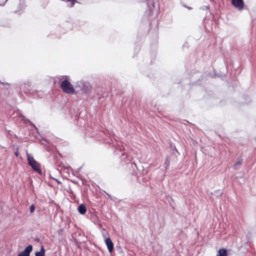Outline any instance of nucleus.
<instances>
[{
	"instance_id": "obj_1",
	"label": "nucleus",
	"mask_w": 256,
	"mask_h": 256,
	"mask_svg": "<svg viewBox=\"0 0 256 256\" xmlns=\"http://www.w3.org/2000/svg\"><path fill=\"white\" fill-rule=\"evenodd\" d=\"M61 82L60 87L62 91L67 94H74L76 93L75 86L70 82V78L68 76H60L57 77Z\"/></svg>"
},
{
	"instance_id": "obj_2",
	"label": "nucleus",
	"mask_w": 256,
	"mask_h": 256,
	"mask_svg": "<svg viewBox=\"0 0 256 256\" xmlns=\"http://www.w3.org/2000/svg\"><path fill=\"white\" fill-rule=\"evenodd\" d=\"M91 88L90 84L85 80H78L75 84L76 93L81 92L88 94L90 92Z\"/></svg>"
},
{
	"instance_id": "obj_3",
	"label": "nucleus",
	"mask_w": 256,
	"mask_h": 256,
	"mask_svg": "<svg viewBox=\"0 0 256 256\" xmlns=\"http://www.w3.org/2000/svg\"><path fill=\"white\" fill-rule=\"evenodd\" d=\"M28 156V164L32 168V169L36 172H38L39 174L41 173L40 170V164L36 162L32 156H30L28 154H27Z\"/></svg>"
},
{
	"instance_id": "obj_4",
	"label": "nucleus",
	"mask_w": 256,
	"mask_h": 256,
	"mask_svg": "<svg viewBox=\"0 0 256 256\" xmlns=\"http://www.w3.org/2000/svg\"><path fill=\"white\" fill-rule=\"evenodd\" d=\"M32 84L30 82L27 80L23 82L20 86V90L24 92H26L29 91L31 89Z\"/></svg>"
},
{
	"instance_id": "obj_5",
	"label": "nucleus",
	"mask_w": 256,
	"mask_h": 256,
	"mask_svg": "<svg viewBox=\"0 0 256 256\" xmlns=\"http://www.w3.org/2000/svg\"><path fill=\"white\" fill-rule=\"evenodd\" d=\"M103 236L105 238V243L106 244L107 246L108 250L109 252H111L113 249H114V244L111 240V239L110 238L109 236L107 237L106 234H103Z\"/></svg>"
},
{
	"instance_id": "obj_6",
	"label": "nucleus",
	"mask_w": 256,
	"mask_h": 256,
	"mask_svg": "<svg viewBox=\"0 0 256 256\" xmlns=\"http://www.w3.org/2000/svg\"><path fill=\"white\" fill-rule=\"evenodd\" d=\"M232 5L238 10H242L244 7L243 0H232Z\"/></svg>"
},
{
	"instance_id": "obj_7",
	"label": "nucleus",
	"mask_w": 256,
	"mask_h": 256,
	"mask_svg": "<svg viewBox=\"0 0 256 256\" xmlns=\"http://www.w3.org/2000/svg\"><path fill=\"white\" fill-rule=\"evenodd\" d=\"M32 250V246L28 245L25 249L20 252L17 256H30V252Z\"/></svg>"
},
{
	"instance_id": "obj_8",
	"label": "nucleus",
	"mask_w": 256,
	"mask_h": 256,
	"mask_svg": "<svg viewBox=\"0 0 256 256\" xmlns=\"http://www.w3.org/2000/svg\"><path fill=\"white\" fill-rule=\"evenodd\" d=\"M78 212L80 214H83L86 213V208L84 204H81L79 206L78 208Z\"/></svg>"
},
{
	"instance_id": "obj_9",
	"label": "nucleus",
	"mask_w": 256,
	"mask_h": 256,
	"mask_svg": "<svg viewBox=\"0 0 256 256\" xmlns=\"http://www.w3.org/2000/svg\"><path fill=\"white\" fill-rule=\"evenodd\" d=\"M242 159L241 158H238L236 161V162L234 168L235 169H237L242 164Z\"/></svg>"
},
{
	"instance_id": "obj_10",
	"label": "nucleus",
	"mask_w": 256,
	"mask_h": 256,
	"mask_svg": "<svg viewBox=\"0 0 256 256\" xmlns=\"http://www.w3.org/2000/svg\"><path fill=\"white\" fill-rule=\"evenodd\" d=\"M227 256V252L226 250L225 249H220L218 250V254L216 256Z\"/></svg>"
},
{
	"instance_id": "obj_11",
	"label": "nucleus",
	"mask_w": 256,
	"mask_h": 256,
	"mask_svg": "<svg viewBox=\"0 0 256 256\" xmlns=\"http://www.w3.org/2000/svg\"><path fill=\"white\" fill-rule=\"evenodd\" d=\"M45 250L44 248L42 246L40 250L36 253V256H44Z\"/></svg>"
},
{
	"instance_id": "obj_12",
	"label": "nucleus",
	"mask_w": 256,
	"mask_h": 256,
	"mask_svg": "<svg viewBox=\"0 0 256 256\" xmlns=\"http://www.w3.org/2000/svg\"><path fill=\"white\" fill-rule=\"evenodd\" d=\"M170 160L168 158H166V161L164 164V166L165 168V169H167L170 165Z\"/></svg>"
},
{
	"instance_id": "obj_13",
	"label": "nucleus",
	"mask_w": 256,
	"mask_h": 256,
	"mask_svg": "<svg viewBox=\"0 0 256 256\" xmlns=\"http://www.w3.org/2000/svg\"><path fill=\"white\" fill-rule=\"evenodd\" d=\"M35 210V205L32 204L30 207V212L32 213L34 212Z\"/></svg>"
},
{
	"instance_id": "obj_14",
	"label": "nucleus",
	"mask_w": 256,
	"mask_h": 256,
	"mask_svg": "<svg viewBox=\"0 0 256 256\" xmlns=\"http://www.w3.org/2000/svg\"><path fill=\"white\" fill-rule=\"evenodd\" d=\"M216 194H214L216 196H221L222 194V192L220 190H218V192H216Z\"/></svg>"
},
{
	"instance_id": "obj_15",
	"label": "nucleus",
	"mask_w": 256,
	"mask_h": 256,
	"mask_svg": "<svg viewBox=\"0 0 256 256\" xmlns=\"http://www.w3.org/2000/svg\"><path fill=\"white\" fill-rule=\"evenodd\" d=\"M70 2H72L71 6H72L75 2H76V0H69Z\"/></svg>"
},
{
	"instance_id": "obj_16",
	"label": "nucleus",
	"mask_w": 256,
	"mask_h": 256,
	"mask_svg": "<svg viewBox=\"0 0 256 256\" xmlns=\"http://www.w3.org/2000/svg\"><path fill=\"white\" fill-rule=\"evenodd\" d=\"M15 155H16V156H18V152H15Z\"/></svg>"
},
{
	"instance_id": "obj_17",
	"label": "nucleus",
	"mask_w": 256,
	"mask_h": 256,
	"mask_svg": "<svg viewBox=\"0 0 256 256\" xmlns=\"http://www.w3.org/2000/svg\"><path fill=\"white\" fill-rule=\"evenodd\" d=\"M186 8H187L189 9V10H191V9H192V8H190V7H188H188H186Z\"/></svg>"
},
{
	"instance_id": "obj_18",
	"label": "nucleus",
	"mask_w": 256,
	"mask_h": 256,
	"mask_svg": "<svg viewBox=\"0 0 256 256\" xmlns=\"http://www.w3.org/2000/svg\"><path fill=\"white\" fill-rule=\"evenodd\" d=\"M8 0H6V1H7Z\"/></svg>"
}]
</instances>
